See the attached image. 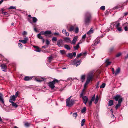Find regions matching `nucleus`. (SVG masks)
I'll return each instance as SVG.
<instances>
[{"instance_id": "nucleus-1", "label": "nucleus", "mask_w": 128, "mask_h": 128, "mask_svg": "<svg viewBox=\"0 0 128 128\" xmlns=\"http://www.w3.org/2000/svg\"><path fill=\"white\" fill-rule=\"evenodd\" d=\"M114 99L116 101H118V103L116 105L115 108L117 110L121 106V104L124 100V98L120 94H117L114 97Z\"/></svg>"}, {"instance_id": "nucleus-2", "label": "nucleus", "mask_w": 128, "mask_h": 128, "mask_svg": "<svg viewBox=\"0 0 128 128\" xmlns=\"http://www.w3.org/2000/svg\"><path fill=\"white\" fill-rule=\"evenodd\" d=\"M92 17L91 14L87 12L86 14L84 19V23L86 26L88 25L91 20Z\"/></svg>"}, {"instance_id": "nucleus-3", "label": "nucleus", "mask_w": 128, "mask_h": 128, "mask_svg": "<svg viewBox=\"0 0 128 128\" xmlns=\"http://www.w3.org/2000/svg\"><path fill=\"white\" fill-rule=\"evenodd\" d=\"M71 97V96L69 98L67 99L66 100V105L69 107H71L73 105L75 101L74 100H70Z\"/></svg>"}, {"instance_id": "nucleus-4", "label": "nucleus", "mask_w": 128, "mask_h": 128, "mask_svg": "<svg viewBox=\"0 0 128 128\" xmlns=\"http://www.w3.org/2000/svg\"><path fill=\"white\" fill-rule=\"evenodd\" d=\"M59 82V81L58 80L56 79H55L52 82H50L48 83V84L50 88L52 89H53L55 87V84L56 83H58Z\"/></svg>"}, {"instance_id": "nucleus-5", "label": "nucleus", "mask_w": 128, "mask_h": 128, "mask_svg": "<svg viewBox=\"0 0 128 128\" xmlns=\"http://www.w3.org/2000/svg\"><path fill=\"white\" fill-rule=\"evenodd\" d=\"M93 77V74H91L88 75L87 80L84 85V88H85L86 86L89 84L90 82Z\"/></svg>"}, {"instance_id": "nucleus-6", "label": "nucleus", "mask_w": 128, "mask_h": 128, "mask_svg": "<svg viewBox=\"0 0 128 128\" xmlns=\"http://www.w3.org/2000/svg\"><path fill=\"white\" fill-rule=\"evenodd\" d=\"M64 41L62 40H58L57 42V45L60 47H62L64 46Z\"/></svg>"}, {"instance_id": "nucleus-7", "label": "nucleus", "mask_w": 128, "mask_h": 128, "mask_svg": "<svg viewBox=\"0 0 128 128\" xmlns=\"http://www.w3.org/2000/svg\"><path fill=\"white\" fill-rule=\"evenodd\" d=\"M81 62V60H77L76 59H75L73 61V63L74 65H76L77 67L80 64Z\"/></svg>"}, {"instance_id": "nucleus-8", "label": "nucleus", "mask_w": 128, "mask_h": 128, "mask_svg": "<svg viewBox=\"0 0 128 128\" xmlns=\"http://www.w3.org/2000/svg\"><path fill=\"white\" fill-rule=\"evenodd\" d=\"M32 18V20L34 23H35L38 22V20L36 18L34 17L33 18L31 17V18H28V20L29 22L32 24V21L30 20V19Z\"/></svg>"}, {"instance_id": "nucleus-9", "label": "nucleus", "mask_w": 128, "mask_h": 128, "mask_svg": "<svg viewBox=\"0 0 128 128\" xmlns=\"http://www.w3.org/2000/svg\"><path fill=\"white\" fill-rule=\"evenodd\" d=\"M1 67L2 70L4 72H6L7 66L5 64H2L1 65Z\"/></svg>"}, {"instance_id": "nucleus-10", "label": "nucleus", "mask_w": 128, "mask_h": 128, "mask_svg": "<svg viewBox=\"0 0 128 128\" xmlns=\"http://www.w3.org/2000/svg\"><path fill=\"white\" fill-rule=\"evenodd\" d=\"M36 80L38 82H41L45 80V78L43 77H39L36 78Z\"/></svg>"}, {"instance_id": "nucleus-11", "label": "nucleus", "mask_w": 128, "mask_h": 128, "mask_svg": "<svg viewBox=\"0 0 128 128\" xmlns=\"http://www.w3.org/2000/svg\"><path fill=\"white\" fill-rule=\"evenodd\" d=\"M45 36H47L48 35H49L48 36V37L49 38L51 37H52V36L51 35H50L52 34V32L50 30H47L45 31Z\"/></svg>"}, {"instance_id": "nucleus-12", "label": "nucleus", "mask_w": 128, "mask_h": 128, "mask_svg": "<svg viewBox=\"0 0 128 128\" xmlns=\"http://www.w3.org/2000/svg\"><path fill=\"white\" fill-rule=\"evenodd\" d=\"M28 40V38H24V40H20L19 42H22L24 44H26L27 43V41Z\"/></svg>"}, {"instance_id": "nucleus-13", "label": "nucleus", "mask_w": 128, "mask_h": 128, "mask_svg": "<svg viewBox=\"0 0 128 128\" xmlns=\"http://www.w3.org/2000/svg\"><path fill=\"white\" fill-rule=\"evenodd\" d=\"M78 38V36H76L74 38L72 42H71V44L73 45H74L76 44V42Z\"/></svg>"}, {"instance_id": "nucleus-14", "label": "nucleus", "mask_w": 128, "mask_h": 128, "mask_svg": "<svg viewBox=\"0 0 128 128\" xmlns=\"http://www.w3.org/2000/svg\"><path fill=\"white\" fill-rule=\"evenodd\" d=\"M83 98V102L86 104H87V102L88 100V98L86 96H84Z\"/></svg>"}, {"instance_id": "nucleus-15", "label": "nucleus", "mask_w": 128, "mask_h": 128, "mask_svg": "<svg viewBox=\"0 0 128 128\" xmlns=\"http://www.w3.org/2000/svg\"><path fill=\"white\" fill-rule=\"evenodd\" d=\"M76 26V25H74V26H71L70 29L68 30V31L70 32H73Z\"/></svg>"}, {"instance_id": "nucleus-16", "label": "nucleus", "mask_w": 128, "mask_h": 128, "mask_svg": "<svg viewBox=\"0 0 128 128\" xmlns=\"http://www.w3.org/2000/svg\"><path fill=\"white\" fill-rule=\"evenodd\" d=\"M3 97V95L2 94L0 93V102H1L3 104H4V102Z\"/></svg>"}, {"instance_id": "nucleus-17", "label": "nucleus", "mask_w": 128, "mask_h": 128, "mask_svg": "<svg viewBox=\"0 0 128 128\" xmlns=\"http://www.w3.org/2000/svg\"><path fill=\"white\" fill-rule=\"evenodd\" d=\"M64 40L66 42L71 43V40L69 38L66 37L64 38Z\"/></svg>"}, {"instance_id": "nucleus-18", "label": "nucleus", "mask_w": 128, "mask_h": 128, "mask_svg": "<svg viewBox=\"0 0 128 128\" xmlns=\"http://www.w3.org/2000/svg\"><path fill=\"white\" fill-rule=\"evenodd\" d=\"M16 98L15 97V96L14 95H13L10 98V100L9 102H10V100H11L12 102L15 101L16 100Z\"/></svg>"}, {"instance_id": "nucleus-19", "label": "nucleus", "mask_w": 128, "mask_h": 128, "mask_svg": "<svg viewBox=\"0 0 128 128\" xmlns=\"http://www.w3.org/2000/svg\"><path fill=\"white\" fill-rule=\"evenodd\" d=\"M120 68H118L116 70L115 75L116 76L119 74L120 73Z\"/></svg>"}, {"instance_id": "nucleus-20", "label": "nucleus", "mask_w": 128, "mask_h": 128, "mask_svg": "<svg viewBox=\"0 0 128 128\" xmlns=\"http://www.w3.org/2000/svg\"><path fill=\"white\" fill-rule=\"evenodd\" d=\"M32 77H30L29 76H26L24 79L25 81H29L32 78Z\"/></svg>"}, {"instance_id": "nucleus-21", "label": "nucleus", "mask_w": 128, "mask_h": 128, "mask_svg": "<svg viewBox=\"0 0 128 128\" xmlns=\"http://www.w3.org/2000/svg\"><path fill=\"white\" fill-rule=\"evenodd\" d=\"M85 91V89H84L82 90V92L80 94V98H83L84 97V96L85 95V93H84V92Z\"/></svg>"}, {"instance_id": "nucleus-22", "label": "nucleus", "mask_w": 128, "mask_h": 128, "mask_svg": "<svg viewBox=\"0 0 128 128\" xmlns=\"http://www.w3.org/2000/svg\"><path fill=\"white\" fill-rule=\"evenodd\" d=\"M10 102L12 104V106H13L15 108H16L18 107V105L15 103L14 102H12L10 100Z\"/></svg>"}, {"instance_id": "nucleus-23", "label": "nucleus", "mask_w": 128, "mask_h": 128, "mask_svg": "<svg viewBox=\"0 0 128 128\" xmlns=\"http://www.w3.org/2000/svg\"><path fill=\"white\" fill-rule=\"evenodd\" d=\"M94 32V30L92 28H91L90 30L87 32V34L90 35L92 34Z\"/></svg>"}, {"instance_id": "nucleus-24", "label": "nucleus", "mask_w": 128, "mask_h": 128, "mask_svg": "<svg viewBox=\"0 0 128 128\" xmlns=\"http://www.w3.org/2000/svg\"><path fill=\"white\" fill-rule=\"evenodd\" d=\"M81 43H80L79 42L77 44L76 46H74V48L75 50H77L79 48L80 46L79 45Z\"/></svg>"}, {"instance_id": "nucleus-25", "label": "nucleus", "mask_w": 128, "mask_h": 128, "mask_svg": "<svg viewBox=\"0 0 128 128\" xmlns=\"http://www.w3.org/2000/svg\"><path fill=\"white\" fill-rule=\"evenodd\" d=\"M114 103V102L113 100H110L108 102V105L109 106H112Z\"/></svg>"}, {"instance_id": "nucleus-26", "label": "nucleus", "mask_w": 128, "mask_h": 128, "mask_svg": "<svg viewBox=\"0 0 128 128\" xmlns=\"http://www.w3.org/2000/svg\"><path fill=\"white\" fill-rule=\"evenodd\" d=\"M108 60L109 59H107L106 60V62L107 63V64L106 65V66H107L110 65L111 64V62L108 61Z\"/></svg>"}, {"instance_id": "nucleus-27", "label": "nucleus", "mask_w": 128, "mask_h": 128, "mask_svg": "<svg viewBox=\"0 0 128 128\" xmlns=\"http://www.w3.org/2000/svg\"><path fill=\"white\" fill-rule=\"evenodd\" d=\"M75 33L77 34L79 32V29L78 27L76 25V26L75 28Z\"/></svg>"}, {"instance_id": "nucleus-28", "label": "nucleus", "mask_w": 128, "mask_h": 128, "mask_svg": "<svg viewBox=\"0 0 128 128\" xmlns=\"http://www.w3.org/2000/svg\"><path fill=\"white\" fill-rule=\"evenodd\" d=\"M86 54V52H85L84 53H80L77 56V58H79L80 57L82 56L83 54Z\"/></svg>"}, {"instance_id": "nucleus-29", "label": "nucleus", "mask_w": 128, "mask_h": 128, "mask_svg": "<svg viewBox=\"0 0 128 128\" xmlns=\"http://www.w3.org/2000/svg\"><path fill=\"white\" fill-rule=\"evenodd\" d=\"M99 100V98L98 97V95H97L96 97V99L95 100V102L94 103L95 104H97L98 102V101Z\"/></svg>"}, {"instance_id": "nucleus-30", "label": "nucleus", "mask_w": 128, "mask_h": 128, "mask_svg": "<svg viewBox=\"0 0 128 128\" xmlns=\"http://www.w3.org/2000/svg\"><path fill=\"white\" fill-rule=\"evenodd\" d=\"M85 76L84 75H82L81 77V80L82 82H83L85 79Z\"/></svg>"}, {"instance_id": "nucleus-31", "label": "nucleus", "mask_w": 128, "mask_h": 128, "mask_svg": "<svg viewBox=\"0 0 128 128\" xmlns=\"http://www.w3.org/2000/svg\"><path fill=\"white\" fill-rule=\"evenodd\" d=\"M64 48H65L68 50H71V48L70 47V46L67 45H65Z\"/></svg>"}, {"instance_id": "nucleus-32", "label": "nucleus", "mask_w": 128, "mask_h": 128, "mask_svg": "<svg viewBox=\"0 0 128 128\" xmlns=\"http://www.w3.org/2000/svg\"><path fill=\"white\" fill-rule=\"evenodd\" d=\"M37 37L39 39H43V37L41 36L40 34H39L37 35Z\"/></svg>"}, {"instance_id": "nucleus-33", "label": "nucleus", "mask_w": 128, "mask_h": 128, "mask_svg": "<svg viewBox=\"0 0 128 128\" xmlns=\"http://www.w3.org/2000/svg\"><path fill=\"white\" fill-rule=\"evenodd\" d=\"M86 121V120L85 119H84L82 120V124L81 126H83L84 124V123Z\"/></svg>"}, {"instance_id": "nucleus-34", "label": "nucleus", "mask_w": 128, "mask_h": 128, "mask_svg": "<svg viewBox=\"0 0 128 128\" xmlns=\"http://www.w3.org/2000/svg\"><path fill=\"white\" fill-rule=\"evenodd\" d=\"M86 108L84 107L83 108V109L82 110L81 112L82 113H83L86 112Z\"/></svg>"}, {"instance_id": "nucleus-35", "label": "nucleus", "mask_w": 128, "mask_h": 128, "mask_svg": "<svg viewBox=\"0 0 128 128\" xmlns=\"http://www.w3.org/2000/svg\"><path fill=\"white\" fill-rule=\"evenodd\" d=\"M67 56L68 57L72 58L73 57L72 53H69Z\"/></svg>"}, {"instance_id": "nucleus-36", "label": "nucleus", "mask_w": 128, "mask_h": 128, "mask_svg": "<svg viewBox=\"0 0 128 128\" xmlns=\"http://www.w3.org/2000/svg\"><path fill=\"white\" fill-rule=\"evenodd\" d=\"M16 6H11L10 7L8 8L9 10H11L12 9H16Z\"/></svg>"}, {"instance_id": "nucleus-37", "label": "nucleus", "mask_w": 128, "mask_h": 128, "mask_svg": "<svg viewBox=\"0 0 128 128\" xmlns=\"http://www.w3.org/2000/svg\"><path fill=\"white\" fill-rule=\"evenodd\" d=\"M36 52H40L41 51V49L39 48V47H38L37 48H36V50H35Z\"/></svg>"}, {"instance_id": "nucleus-38", "label": "nucleus", "mask_w": 128, "mask_h": 128, "mask_svg": "<svg viewBox=\"0 0 128 128\" xmlns=\"http://www.w3.org/2000/svg\"><path fill=\"white\" fill-rule=\"evenodd\" d=\"M106 85V84L105 83H103L102 85L100 86V88H104L105 87Z\"/></svg>"}, {"instance_id": "nucleus-39", "label": "nucleus", "mask_w": 128, "mask_h": 128, "mask_svg": "<svg viewBox=\"0 0 128 128\" xmlns=\"http://www.w3.org/2000/svg\"><path fill=\"white\" fill-rule=\"evenodd\" d=\"M52 59V56L48 58V62L50 63L51 62V61Z\"/></svg>"}, {"instance_id": "nucleus-40", "label": "nucleus", "mask_w": 128, "mask_h": 128, "mask_svg": "<svg viewBox=\"0 0 128 128\" xmlns=\"http://www.w3.org/2000/svg\"><path fill=\"white\" fill-rule=\"evenodd\" d=\"M96 97V95L95 94H94L93 97H92V98L91 99V100L92 101V102H94V101Z\"/></svg>"}, {"instance_id": "nucleus-41", "label": "nucleus", "mask_w": 128, "mask_h": 128, "mask_svg": "<svg viewBox=\"0 0 128 128\" xmlns=\"http://www.w3.org/2000/svg\"><path fill=\"white\" fill-rule=\"evenodd\" d=\"M60 53L62 54H66L65 51L64 50H61L60 51Z\"/></svg>"}, {"instance_id": "nucleus-42", "label": "nucleus", "mask_w": 128, "mask_h": 128, "mask_svg": "<svg viewBox=\"0 0 128 128\" xmlns=\"http://www.w3.org/2000/svg\"><path fill=\"white\" fill-rule=\"evenodd\" d=\"M1 11H2V14H4V15H6L7 14V12H4V10L3 9H2L1 10Z\"/></svg>"}, {"instance_id": "nucleus-43", "label": "nucleus", "mask_w": 128, "mask_h": 128, "mask_svg": "<svg viewBox=\"0 0 128 128\" xmlns=\"http://www.w3.org/2000/svg\"><path fill=\"white\" fill-rule=\"evenodd\" d=\"M57 38L56 37H54L52 39V41H55L56 42L57 41Z\"/></svg>"}, {"instance_id": "nucleus-44", "label": "nucleus", "mask_w": 128, "mask_h": 128, "mask_svg": "<svg viewBox=\"0 0 128 128\" xmlns=\"http://www.w3.org/2000/svg\"><path fill=\"white\" fill-rule=\"evenodd\" d=\"M117 30L119 32H122V30L121 27H119L117 28Z\"/></svg>"}, {"instance_id": "nucleus-45", "label": "nucleus", "mask_w": 128, "mask_h": 128, "mask_svg": "<svg viewBox=\"0 0 128 128\" xmlns=\"http://www.w3.org/2000/svg\"><path fill=\"white\" fill-rule=\"evenodd\" d=\"M78 116V114L77 112L74 113L73 114V116L75 118H76Z\"/></svg>"}, {"instance_id": "nucleus-46", "label": "nucleus", "mask_w": 128, "mask_h": 128, "mask_svg": "<svg viewBox=\"0 0 128 128\" xmlns=\"http://www.w3.org/2000/svg\"><path fill=\"white\" fill-rule=\"evenodd\" d=\"M19 93H20V92H17L16 93V94H15V97H16V98H17L18 96L19 95Z\"/></svg>"}, {"instance_id": "nucleus-47", "label": "nucleus", "mask_w": 128, "mask_h": 128, "mask_svg": "<svg viewBox=\"0 0 128 128\" xmlns=\"http://www.w3.org/2000/svg\"><path fill=\"white\" fill-rule=\"evenodd\" d=\"M116 24H117L116 25V28L119 27V26H120V24L119 23H116Z\"/></svg>"}, {"instance_id": "nucleus-48", "label": "nucleus", "mask_w": 128, "mask_h": 128, "mask_svg": "<svg viewBox=\"0 0 128 128\" xmlns=\"http://www.w3.org/2000/svg\"><path fill=\"white\" fill-rule=\"evenodd\" d=\"M46 44L48 46L50 44V41L47 40H46Z\"/></svg>"}, {"instance_id": "nucleus-49", "label": "nucleus", "mask_w": 128, "mask_h": 128, "mask_svg": "<svg viewBox=\"0 0 128 128\" xmlns=\"http://www.w3.org/2000/svg\"><path fill=\"white\" fill-rule=\"evenodd\" d=\"M45 32L44 31H42L40 32V34L42 35H44L45 36Z\"/></svg>"}, {"instance_id": "nucleus-50", "label": "nucleus", "mask_w": 128, "mask_h": 128, "mask_svg": "<svg viewBox=\"0 0 128 128\" xmlns=\"http://www.w3.org/2000/svg\"><path fill=\"white\" fill-rule=\"evenodd\" d=\"M100 8L102 10H104L105 9V6H101L100 7Z\"/></svg>"}, {"instance_id": "nucleus-51", "label": "nucleus", "mask_w": 128, "mask_h": 128, "mask_svg": "<svg viewBox=\"0 0 128 128\" xmlns=\"http://www.w3.org/2000/svg\"><path fill=\"white\" fill-rule=\"evenodd\" d=\"M122 54L121 53H120L117 54L116 55V57H119Z\"/></svg>"}, {"instance_id": "nucleus-52", "label": "nucleus", "mask_w": 128, "mask_h": 128, "mask_svg": "<svg viewBox=\"0 0 128 128\" xmlns=\"http://www.w3.org/2000/svg\"><path fill=\"white\" fill-rule=\"evenodd\" d=\"M25 125L26 127H28L30 126V124L28 122L26 123Z\"/></svg>"}, {"instance_id": "nucleus-53", "label": "nucleus", "mask_w": 128, "mask_h": 128, "mask_svg": "<svg viewBox=\"0 0 128 128\" xmlns=\"http://www.w3.org/2000/svg\"><path fill=\"white\" fill-rule=\"evenodd\" d=\"M18 46L20 48H22V45L21 43H19L18 44Z\"/></svg>"}, {"instance_id": "nucleus-54", "label": "nucleus", "mask_w": 128, "mask_h": 128, "mask_svg": "<svg viewBox=\"0 0 128 128\" xmlns=\"http://www.w3.org/2000/svg\"><path fill=\"white\" fill-rule=\"evenodd\" d=\"M112 73L113 74H115V72L114 71V70L113 68H112Z\"/></svg>"}, {"instance_id": "nucleus-55", "label": "nucleus", "mask_w": 128, "mask_h": 128, "mask_svg": "<svg viewBox=\"0 0 128 128\" xmlns=\"http://www.w3.org/2000/svg\"><path fill=\"white\" fill-rule=\"evenodd\" d=\"M27 34V32L26 31H24L22 33V34L24 36L26 35Z\"/></svg>"}, {"instance_id": "nucleus-56", "label": "nucleus", "mask_w": 128, "mask_h": 128, "mask_svg": "<svg viewBox=\"0 0 128 128\" xmlns=\"http://www.w3.org/2000/svg\"><path fill=\"white\" fill-rule=\"evenodd\" d=\"M66 32V31L65 29H64L62 30V32L64 34H65V33Z\"/></svg>"}, {"instance_id": "nucleus-57", "label": "nucleus", "mask_w": 128, "mask_h": 128, "mask_svg": "<svg viewBox=\"0 0 128 128\" xmlns=\"http://www.w3.org/2000/svg\"><path fill=\"white\" fill-rule=\"evenodd\" d=\"M92 101H91V100L89 102V105L90 106H91L92 104Z\"/></svg>"}, {"instance_id": "nucleus-58", "label": "nucleus", "mask_w": 128, "mask_h": 128, "mask_svg": "<svg viewBox=\"0 0 128 128\" xmlns=\"http://www.w3.org/2000/svg\"><path fill=\"white\" fill-rule=\"evenodd\" d=\"M66 35V36H68L69 35V34L68 32H66L64 34Z\"/></svg>"}, {"instance_id": "nucleus-59", "label": "nucleus", "mask_w": 128, "mask_h": 128, "mask_svg": "<svg viewBox=\"0 0 128 128\" xmlns=\"http://www.w3.org/2000/svg\"><path fill=\"white\" fill-rule=\"evenodd\" d=\"M54 34L56 36H59L60 35V34L58 32V33H56L55 32L54 33Z\"/></svg>"}, {"instance_id": "nucleus-60", "label": "nucleus", "mask_w": 128, "mask_h": 128, "mask_svg": "<svg viewBox=\"0 0 128 128\" xmlns=\"http://www.w3.org/2000/svg\"><path fill=\"white\" fill-rule=\"evenodd\" d=\"M125 30L126 31H127L128 30V28L127 26H126L124 27Z\"/></svg>"}, {"instance_id": "nucleus-61", "label": "nucleus", "mask_w": 128, "mask_h": 128, "mask_svg": "<svg viewBox=\"0 0 128 128\" xmlns=\"http://www.w3.org/2000/svg\"><path fill=\"white\" fill-rule=\"evenodd\" d=\"M86 37V34H84V35L82 37V39H85Z\"/></svg>"}, {"instance_id": "nucleus-62", "label": "nucleus", "mask_w": 128, "mask_h": 128, "mask_svg": "<svg viewBox=\"0 0 128 128\" xmlns=\"http://www.w3.org/2000/svg\"><path fill=\"white\" fill-rule=\"evenodd\" d=\"M114 48L113 47L111 48L110 50V52H112L114 50Z\"/></svg>"}, {"instance_id": "nucleus-63", "label": "nucleus", "mask_w": 128, "mask_h": 128, "mask_svg": "<svg viewBox=\"0 0 128 128\" xmlns=\"http://www.w3.org/2000/svg\"><path fill=\"white\" fill-rule=\"evenodd\" d=\"M48 46H42V48H48Z\"/></svg>"}, {"instance_id": "nucleus-64", "label": "nucleus", "mask_w": 128, "mask_h": 128, "mask_svg": "<svg viewBox=\"0 0 128 128\" xmlns=\"http://www.w3.org/2000/svg\"><path fill=\"white\" fill-rule=\"evenodd\" d=\"M76 52H74L73 53H72L73 56H74V57H76Z\"/></svg>"}]
</instances>
